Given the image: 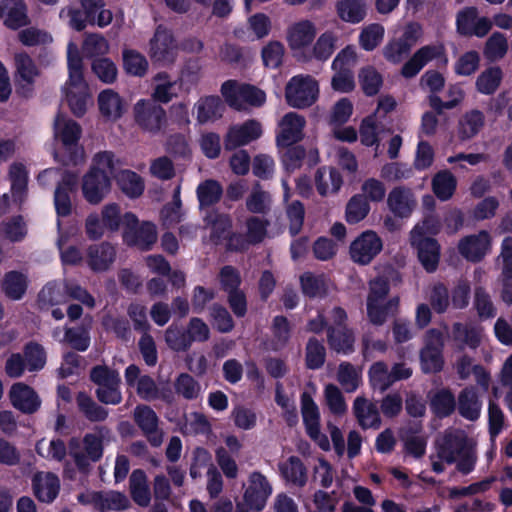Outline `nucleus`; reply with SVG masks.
<instances>
[{"label": "nucleus", "mask_w": 512, "mask_h": 512, "mask_svg": "<svg viewBox=\"0 0 512 512\" xmlns=\"http://www.w3.org/2000/svg\"><path fill=\"white\" fill-rule=\"evenodd\" d=\"M385 28L381 24L372 23L362 28L359 34V45L365 51H373L382 42Z\"/></svg>", "instance_id": "3c124183"}, {"label": "nucleus", "mask_w": 512, "mask_h": 512, "mask_svg": "<svg viewBox=\"0 0 512 512\" xmlns=\"http://www.w3.org/2000/svg\"><path fill=\"white\" fill-rule=\"evenodd\" d=\"M97 102L100 114L108 121L119 120L127 111L124 99L112 89L101 91Z\"/></svg>", "instance_id": "c85d7f7f"}, {"label": "nucleus", "mask_w": 512, "mask_h": 512, "mask_svg": "<svg viewBox=\"0 0 512 512\" xmlns=\"http://www.w3.org/2000/svg\"><path fill=\"white\" fill-rule=\"evenodd\" d=\"M480 394L474 387L464 389L458 397L459 413L468 420H476L480 416L482 403Z\"/></svg>", "instance_id": "c9c22d12"}, {"label": "nucleus", "mask_w": 512, "mask_h": 512, "mask_svg": "<svg viewBox=\"0 0 512 512\" xmlns=\"http://www.w3.org/2000/svg\"><path fill=\"white\" fill-rule=\"evenodd\" d=\"M177 51L171 32L159 27L150 41L151 58L156 62L169 63L175 59Z\"/></svg>", "instance_id": "4be33fe9"}, {"label": "nucleus", "mask_w": 512, "mask_h": 512, "mask_svg": "<svg viewBox=\"0 0 512 512\" xmlns=\"http://www.w3.org/2000/svg\"><path fill=\"white\" fill-rule=\"evenodd\" d=\"M456 186L455 176L447 170L438 172L432 179L433 192L441 201L449 200L453 196Z\"/></svg>", "instance_id": "a18cd8bd"}, {"label": "nucleus", "mask_w": 512, "mask_h": 512, "mask_svg": "<svg viewBox=\"0 0 512 512\" xmlns=\"http://www.w3.org/2000/svg\"><path fill=\"white\" fill-rule=\"evenodd\" d=\"M484 114L479 110L466 112L459 120L458 136L462 140H468L476 136L483 128Z\"/></svg>", "instance_id": "ea45409f"}, {"label": "nucleus", "mask_w": 512, "mask_h": 512, "mask_svg": "<svg viewBox=\"0 0 512 512\" xmlns=\"http://www.w3.org/2000/svg\"><path fill=\"white\" fill-rule=\"evenodd\" d=\"M353 413L363 429H378L381 418L375 403L365 397H357L353 403Z\"/></svg>", "instance_id": "2f4dec72"}, {"label": "nucleus", "mask_w": 512, "mask_h": 512, "mask_svg": "<svg viewBox=\"0 0 512 512\" xmlns=\"http://www.w3.org/2000/svg\"><path fill=\"white\" fill-rule=\"evenodd\" d=\"M17 75L25 82L32 83L39 72L33 60L26 53H17L14 56Z\"/></svg>", "instance_id": "e2e57ef3"}, {"label": "nucleus", "mask_w": 512, "mask_h": 512, "mask_svg": "<svg viewBox=\"0 0 512 512\" xmlns=\"http://www.w3.org/2000/svg\"><path fill=\"white\" fill-rule=\"evenodd\" d=\"M491 242L490 234L480 231L463 237L458 243V250L465 259L478 262L490 252Z\"/></svg>", "instance_id": "aec40b11"}, {"label": "nucleus", "mask_w": 512, "mask_h": 512, "mask_svg": "<svg viewBox=\"0 0 512 512\" xmlns=\"http://www.w3.org/2000/svg\"><path fill=\"white\" fill-rule=\"evenodd\" d=\"M434 59H441L444 65L448 63L443 44H431L419 48L403 65L401 75L405 78H412L416 76L427 63Z\"/></svg>", "instance_id": "dca6fc26"}, {"label": "nucleus", "mask_w": 512, "mask_h": 512, "mask_svg": "<svg viewBox=\"0 0 512 512\" xmlns=\"http://www.w3.org/2000/svg\"><path fill=\"white\" fill-rule=\"evenodd\" d=\"M411 48L399 37L391 38L384 46L382 53L384 58L393 64H399L410 53Z\"/></svg>", "instance_id": "680f3d73"}, {"label": "nucleus", "mask_w": 512, "mask_h": 512, "mask_svg": "<svg viewBox=\"0 0 512 512\" xmlns=\"http://www.w3.org/2000/svg\"><path fill=\"white\" fill-rule=\"evenodd\" d=\"M366 10V3L363 0H338L336 2L337 15L346 23H360L366 16Z\"/></svg>", "instance_id": "f704fd0d"}, {"label": "nucleus", "mask_w": 512, "mask_h": 512, "mask_svg": "<svg viewBox=\"0 0 512 512\" xmlns=\"http://www.w3.org/2000/svg\"><path fill=\"white\" fill-rule=\"evenodd\" d=\"M306 119L304 116L289 112L278 122L276 143L278 147H290L304 138Z\"/></svg>", "instance_id": "ddd939ff"}, {"label": "nucleus", "mask_w": 512, "mask_h": 512, "mask_svg": "<svg viewBox=\"0 0 512 512\" xmlns=\"http://www.w3.org/2000/svg\"><path fill=\"white\" fill-rule=\"evenodd\" d=\"M389 291L388 283L379 277L369 284L367 296V314L374 324H382L387 317L397 310L399 299L397 297L387 299Z\"/></svg>", "instance_id": "39448f33"}, {"label": "nucleus", "mask_w": 512, "mask_h": 512, "mask_svg": "<svg viewBox=\"0 0 512 512\" xmlns=\"http://www.w3.org/2000/svg\"><path fill=\"white\" fill-rule=\"evenodd\" d=\"M12 406L24 414H33L41 406L38 393L23 382L14 383L8 393Z\"/></svg>", "instance_id": "412c9836"}, {"label": "nucleus", "mask_w": 512, "mask_h": 512, "mask_svg": "<svg viewBox=\"0 0 512 512\" xmlns=\"http://www.w3.org/2000/svg\"><path fill=\"white\" fill-rule=\"evenodd\" d=\"M131 495L140 506H147L150 502V491L143 471L135 470L130 477Z\"/></svg>", "instance_id": "8fccbe9b"}, {"label": "nucleus", "mask_w": 512, "mask_h": 512, "mask_svg": "<svg viewBox=\"0 0 512 512\" xmlns=\"http://www.w3.org/2000/svg\"><path fill=\"white\" fill-rule=\"evenodd\" d=\"M439 458L447 463H456L458 470L469 473L476 463L474 442L464 431L453 430L447 432L439 441Z\"/></svg>", "instance_id": "f03ea898"}, {"label": "nucleus", "mask_w": 512, "mask_h": 512, "mask_svg": "<svg viewBox=\"0 0 512 512\" xmlns=\"http://www.w3.org/2000/svg\"><path fill=\"white\" fill-rule=\"evenodd\" d=\"M271 494L272 487L266 477L259 472L251 473L243 495L245 504L251 510L261 511Z\"/></svg>", "instance_id": "f3484780"}, {"label": "nucleus", "mask_w": 512, "mask_h": 512, "mask_svg": "<svg viewBox=\"0 0 512 512\" xmlns=\"http://www.w3.org/2000/svg\"><path fill=\"white\" fill-rule=\"evenodd\" d=\"M342 185V178L334 168H320L316 174V186L321 195L335 193Z\"/></svg>", "instance_id": "c03bdc74"}, {"label": "nucleus", "mask_w": 512, "mask_h": 512, "mask_svg": "<svg viewBox=\"0 0 512 512\" xmlns=\"http://www.w3.org/2000/svg\"><path fill=\"white\" fill-rule=\"evenodd\" d=\"M117 182L121 190L131 198L140 196L144 191L142 178L133 171L123 170L117 176Z\"/></svg>", "instance_id": "603ef678"}, {"label": "nucleus", "mask_w": 512, "mask_h": 512, "mask_svg": "<svg viewBox=\"0 0 512 512\" xmlns=\"http://www.w3.org/2000/svg\"><path fill=\"white\" fill-rule=\"evenodd\" d=\"M115 250L109 244L91 246L88 250L87 263L94 271H104L113 262Z\"/></svg>", "instance_id": "e433bc0d"}, {"label": "nucleus", "mask_w": 512, "mask_h": 512, "mask_svg": "<svg viewBox=\"0 0 512 512\" xmlns=\"http://www.w3.org/2000/svg\"><path fill=\"white\" fill-rule=\"evenodd\" d=\"M301 412L308 435L325 451L330 449L326 435L320 432V414L311 394L305 391L301 396Z\"/></svg>", "instance_id": "2eb2a0df"}, {"label": "nucleus", "mask_w": 512, "mask_h": 512, "mask_svg": "<svg viewBox=\"0 0 512 512\" xmlns=\"http://www.w3.org/2000/svg\"><path fill=\"white\" fill-rule=\"evenodd\" d=\"M383 248L382 239L372 230L361 233L350 245L351 259L360 265L369 264Z\"/></svg>", "instance_id": "4468645a"}, {"label": "nucleus", "mask_w": 512, "mask_h": 512, "mask_svg": "<svg viewBox=\"0 0 512 512\" xmlns=\"http://www.w3.org/2000/svg\"><path fill=\"white\" fill-rule=\"evenodd\" d=\"M77 175L66 173L62 176L54 194V205L59 217L68 216L72 210L70 193L76 187Z\"/></svg>", "instance_id": "7c9ffc66"}, {"label": "nucleus", "mask_w": 512, "mask_h": 512, "mask_svg": "<svg viewBox=\"0 0 512 512\" xmlns=\"http://www.w3.org/2000/svg\"><path fill=\"white\" fill-rule=\"evenodd\" d=\"M81 5L85 11L87 21L91 25L104 28L111 24L113 13L105 8L103 0H81Z\"/></svg>", "instance_id": "72a5a7b5"}, {"label": "nucleus", "mask_w": 512, "mask_h": 512, "mask_svg": "<svg viewBox=\"0 0 512 512\" xmlns=\"http://www.w3.org/2000/svg\"><path fill=\"white\" fill-rule=\"evenodd\" d=\"M319 93V83L310 75L293 76L285 87V98L288 105L297 109L312 106L318 100Z\"/></svg>", "instance_id": "423d86ee"}, {"label": "nucleus", "mask_w": 512, "mask_h": 512, "mask_svg": "<svg viewBox=\"0 0 512 512\" xmlns=\"http://www.w3.org/2000/svg\"><path fill=\"white\" fill-rule=\"evenodd\" d=\"M110 44L108 40L101 34L90 33L84 38L82 44V52L88 58H95L108 54Z\"/></svg>", "instance_id": "864d4df0"}, {"label": "nucleus", "mask_w": 512, "mask_h": 512, "mask_svg": "<svg viewBox=\"0 0 512 512\" xmlns=\"http://www.w3.org/2000/svg\"><path fill=\"white\" fill-rule=\"evenodd\" d=\"M78 500L83 504H91L94 508L101 511L122 510L129 505L128 498L119 492H108L105 494L98 492H87L81 494Z\"/></svg>", "instance_id": "393cba45"}, {"label": "nucleus", "mask_w": 512, "mask_h": 512, "mask_svg": "<svg viewBox=\"0 0 512 512\" xmlns=\"http://www.w3.org/2000/svg\"><path fill=\"white\" fill-rule=\"evenodd\" d=\"M125 225L124 241L141 250H148L157 239L155 225L149 222L138 226V220L132 213H126L123 217Z\"/></svg>", "instance_id": "f8f14e48"}, {"label": "nucleus", "mask_w": 512, "mask_h": 512, "mask_svg": "<svg viewBox=\"0 0 512 512\" xmlns=\"http://www.w3.org/2000/svg\"><path fill=\"white\" fill-rule=\"evenodd\" d=\"M387 205L395 216L407 218L416 208L417 200L411 189L397 186L389 192Z\"/></svg>", "instance_id": "a878e982"}, {"label": "nucleus", "mask_w": 512, "mask_h": 512, "mask_svg": "<svg viewBox=\"0 0 512 512\" xmlns=\"http://www.w3.org/2000/svg\"><path fill=\"white\" fill-rule=\"evenodd\" d=\"M267 223L258 217H250L246 222L244 235H234L229 238L228 247L234 250H244L251 244L261 242L266 236Z\"/></svg>", "instance_id": "b1692460"}, {"label": "nucleus", "mask_w": 512, "mask_h": 512, "mask_svg": "<svg viewBox=\"0 0 512 512\" xmlns=\"http://www.w3.org/2000/svg\"><path fill=\"white\" fill-rule=\"evenodd\" d=\"M197 119L200 123H206L219 118L224 110L221 100L216 96L201 98L195 105Z\"/></svg>", "instance_id": "37998d69"}, {"label": "nucleus", "mask_w": 512, "mask_h": 512, "mask_svg": "<svg viewBox=\"0 0 512 512\" xmlns=\"http://www.w3.org/2000/svg\"><path fill=\"white\" fill-rule=\"evenodd\" d=\"M91 68L96 77L103 83L112 84L117 79V67L109 58L95 59Z\"/></svg>", "instance_id": "69168bd1"}, {"label": "nucleus", "mask_w": 512, "mask_h": 512, "mask_svg": "<svg viewBox=\"0 0 512 512\" xmlns=\"http://www.w3.org/2000/svg\"><path fill=\"white\" fill-rule=\"evenodd\" d=\"M81 188L84 198L90 204H98L109 193L111 180L107 176L88 171L83 176Z\"/></svg>", "instance_id": "cd10ccee"}, {"label": "nucleus", "mask_w": 512, "mask_h": 512, "mask_svg": "<svg viewBox=\"0 0 512 512\" xmlns=\"http://www.w3.org/2000/svg\"><path fill=\"white\" fill-rule=\"evenodd\" d=\"M69 78L63 87L65 101L71 112L81 117L91 102L89 86L83 77V64L78 47L70 42L67 48Z\"/></svg>", "instance_id": "f257e3e1"}, {"label": "nucleus", "mask_w": 512, "mask_h": 512, "mask_svg": "<svg viewBox=\"0 0 512 512\" xmlns=\"http://www.w3.org/2000/svg\"><path fill=\"white\" fill-rule=\"evenodd\" d=\"M360 143L366 147H378L380 144V128L376 113H371L359 123L357 130Z\"/></svg>", "instance_id": "4c0bfd02"}, {"label": "nucleus", "mask_w": 512, "mask_h": 512, "mask_svg": "<svg viewBox=\"0 0 512 512\" xmlns=\"http://www.w3.org/2000/svg\"><path fill=\"white\" fill-rule=\"evenodd\" d=\"M442 344L441 333L435 330L429 331L426 346L421 353L422 368L425 372H437L442 368L443 360L440 353Z\"/></svg>", "instance_id": "c756f323"}, {"label": "nucleus", "mask_w": 512, "mask_h": 512, "mask_svg": "<svg viewBox=\"0 0 512 512\" xmlns=\"http://www.w3.org/2000/svg\"><path fill=\"white\" fill-rule=\"evenodd\" d=\"M132 111L136 125L144 133L155 135L166 124V111L151 99H139Z\"/></svg>", "instance_id": "6e6552de"}, {"label": "nucleus", "mask_w": 512, "mask_h": 512, "mask_svg": "<svg viewBox=\"0 0 512 512\" xmlns=\"http://www.w3.org/2000/svg\"><path fill=\"white\" fill-rule=\"evenodd\" d=\"M91 379L98 385L97 397L105 404H118L122 400L119 391V374L105 366H97L91 371Z\"/></svg>", "instance_id": "9b49d317"}, {"label": "nucleus", "mask_w": 512, "mask_h": 512, "mask_svg": "<svg viewBox=\"0 0 512 512\" xmlns=\"http://www.w3.org/2000/svg\"><path fill=\"white\" fill-rule=\"evenodd\" d=\"M480 55L477 51H467L461 54L454 63V72L459 76H470L480 66Z\"/></svg>", "instance_id": "052dcab7"}, {"label": "nucleus", "mask_w": 512, "mask_h": 512, "mask_svg": "<svg viewBox=\"0 0 512 512\" xmlns=\"http://www.w3.org/2000/svg\"><path fill=\"white\" fill-rule=\"evenodd\" d=\"M117 165L118 160L112 152L102 151L94 155L89 171L101 176H107L111 180Z\"/></svg>", "instance_id": "6e6d98bb"}, {"label": "nucleus", "mask_w": 512, "mask_h": 512, "mask_svg": "<svg viewBox=\"0 0 512 512\" xmlns=\"http://www.w3.org/2000/svg\"><path fill=\"white\" fill-rule=\"evenodd\" d=\"M358 80L362 91L367 96L376 95L382 87V75L373 66H365L359 70Z\"/></svg>", "instance_id": "09e8293b"}, {"label": "nucleus", "mask_w": 512, "mask_h": 512, "mask_svg": "<svg viewBox=\"0 0 512 512\" xmlns=\"http://www.w3.org/2000/svg\"><path fill=\"white\" fill-rule=\"evenodd\" d=\"M328 341L332 349L346 354L352 351L354 337L348 329L329 328Z\"/></svg>", "instance_id": "0e129e2a"}, {"label": "nucleus", "mask_w": 512, "mask_h": 512, "mask_svg": "<svg viewBox=\"0 0 512 512\" xmlns=\"http://www.w3.org/2000/svg\"><path fill=\"white\" fill-rule=\"evenodd\" d=\"M502 70L499 67H489L482 71L475 82L476 89L484 95H491L497 91L502 82Z\"/></svg>", "instance_id": "49530a36"}, {"label": "nucleus", "mask_w": 512, "mask_h": 512, "mask_svg": "<svg viewBox=\"0 0 512 512\" xmlns=\"http://www.w3.org/2000/svg\"><path fill=\"white\" fill-rule=\"evenodd\" d=\"M354 113V104L350 98L342 97L333 103L327 114V124L334 139L355 143L358 139L357 129L346 125Z\"/></svg>", "instance_id": "7ed1b4c3"}, {"label": "nucleus", "mask_w": 512, "mask_h": 512, "mask_svg": "<svg viewBox=\"0 0 512 512\" xmlns=\"http://www.w3.org/2000/svg\"><path fill=\"white\" fill-rule=\"evenodd\" d=\"M33 488L36 497L40 501L52 502L59 492V479L52 473H37L33 479Z\"/></svg>", "instance_id": "473e14b6"}, {"label": "nucleus", "mask_w": 512, "mask_h": 512, "mask_svg": "<svg viewBox=\"0 0 512 512\" xmlns=\"http://www.w3.org/2000/svg\"><path fill=\"white\" fill-rule=\"evenodd\" d=\"M221 93L226 103L236 110H244L248 106L259 107L266 101L262 90L234 80L224 82Z\"/></svg>", "instance_id": "0eeeda50"}, {"label": "nucleus", "mask_w": 512, "mask_h": 512, "mask_svg": "<svg viewBox=\"0 0 512 512\" xmlns=\"http://www.w3.org/2000/svg\"><path fill=\"white\" fill-rule=\"evenodd\" d=\"M123 67L126 73L141 77L148 70V61L141 53L132 49H124Z\"/></svg>", "instance_id": "4d7b16f0"}, {"label": "nucleus", "mask_w": 512, "mask_h": 512, "mask_svg": "<svg viewBox=\"0 0 512 512\" xmlns=\"http://www.w3.org/2000/svg\"><path fill=\"white\" fill-rule=\"evenodd\" d=\"M81 133V127L77 122L63 114L56 116L54 137L62 144L64 151L61 157L75 164L84 160V149L79 145Z\"/></svg>", "instance_id": "20e7f679"}, {"label": "nucleus", "mask_w": 512, "mask_h": 512, "mask_svg": "<svg viewBox=\"0 0 512 512\" xmlns=\"http://www.w3.org/2000/svg\"><path fill=\"white\" fill-rule=\"evenodd\" d=\"M27 287V276L18 271L6 273L2 281V289L5 295L12 300H20L24 296Z\"/></svg>", "instance_id": "79ce46f5"}, {"label": "nucleus", "mask_w": 512, "mask_h": 512, "mask_svg": "<svg viewBox=\"0 0 512 512\" xmlns=\"http://www.w3.org/2000/svg\"><path fill=\"white\" fill-rule=\"evenodd\" d=\"M337 43V36L332 31L322 33L310 48V56L318 60H327L334 52Z\"/></svg>", "instance_id": "5fc2aeb1"}, {"label": "nucleus", "mask_w": 512, "mask_h": 512, "mask_svg": "<svg viewBox=\"0 0 512 512\" xmlns=\"http://www.w3.org/2000/svg\"><path fill=\"white\" fill-rule=\"evenodd\" d=\"M317 35L316 25L307 19L293 22L286 30V42L296 57L307 58Z\"/></svg>", "instance_id": "9d476101"}, {"label": "nucleus", "mask_w": 512, "mask_h": 512, "mask_svg": "<svg viewBox=\"0 0 512 512\" xmlns=\"http://www.w3.org/2000/svg\"><path fill=\"white\" fill-rule=\"evenodd\" d=\"M70 452L76 464L84 468L89 461H97L102 456V438L97 433L87 434L82 443L72 440Z\"/></svg>", "instance_id": "a211bd4d"}, {"label": "nucleus", "mask_w": 512, "mask_h": 512, "mask_svg": "<svg viewBox=\"0 0 512 512\" xmlns=\"http://www.w3.org/2000/svg\"><path fill=\"white\" fill-rule=\"evenodd\" d=\"M222 195V187L219 182L209 179L199 184L197 187V197L200 206H210L216 203Z\"/></svg>", "instance_id": "bf43d9fd"}, {"label": "nucleus", "mask_w": 512, "mask_h": 512, "mask_svg": "<svg viewBox=\"0 0 512 512\" xmlns=\"http://www.w3.org/2000/svg\"><path fill=\"white\" fill-rule=\"evenodd\" d=\"M153 83L152 101L168 103L177 96V84L166 73H158Z\"/></svg>", "instance_id": "a19ab883"}, {"label": "nucleus", "mask_w": 512, "mask_h": 512, "mask_svg": "<svg viewBox=\"0 0 512 512\" xmlns=\"http://www.w3.org/2000/svg\"><path fill=\"white\" fill-rule=\"evenodd\" d=\"M69 298L79 300L88 307H93L95 304L94 298L75 284L49 283L39 294V301L43 305L63 304Z\"/></svg>", "instance_id": "1a4fd4ad"}, {"label": "nucleus", "mask_w": 512, "mask_h": 512, "mask_svg": "<svg viewBox=\"0 0 512 512\" xmlns=\"http://www.w3.org/2000/svg\"><path fill=\"white\" fill-rule=\"evenodd\" d=\"M60 330L53 331V337L60 342H66L79 351H85L90 344L88 331L84 329H66L63 337H60Z\"/></svg>", "instance_id": "13d9d810"}, {"label": "nucleus", "mask_w": 512, "mask_h": 512, "mask_svg": "<svg viewBox=\"0 0 512 512\" xmlns=\"http://www.w3.org/2000/svg\"><path fill=\"white\" fill-rule=\"evenodd\" d=\"M508 50V42L500 33L492 34L486 42L484 55L490 61H496L505 56Z\"/></svg>", "instance_id": "338daca9"}, {"label": "nucleus", "mask_w": 512, "mask_h": 512, "mask_svg": "<svg viewBox=\"0 0 512 512\" xmlns=\"http://www.w3.org/2000/svg\"><path fill=\"white\" fill-rule=\"evenodd\" d=\"M418 230H411L410 243L416 249L418 259L427 272L437 269L440 259V246L433 238H417Z\"/></svg>", "instance_id": "6ab92c4d"}, {"label": "nucleus", "mask_w": 512, "mask_h": 512, "mask_svg": "<svg viewBox=\"0 0 512 512\" xmlns=\"http://www.w3.org/2000/svg\"><path fill=\"white\" fill-rule=\"evenodd\" d=\"M262 134L261 124L256 120H249L243 124L230 127L225 136V148L228 150L249 144Z\"/></svg>", "instance_id": "5701e85b"}, {"label": "nucleus", "mask_w": 512, "mask_h": 512, "mask_svg": "<svg viewBox=\"0 0 512 512\" xmlns=\"http://www.w3.org/2000/svg\"><path fill=\"white\" fill-rule=\"evenodd\" d=\"M9 179L14 201L21 204L25 199L27 191L28 172L26 167L18 162L11 164L9 168Z\"/></svg>", "instance_id": "58836bf2"}, {"label": "nucleus", "mask_w": 512, "mask_h": 512, "mask_svg": "<svg viewBox=\"0 0 512 512\" xmlns=\"http://www.w3.org/2000/svg\"><path fill=\"white\" fill-rule=\"evenodd\" d=\"M0 22L7 28L16 30L29 23L27 7L22 0H2Z\"/></svg>", "instance_id": "bb28decb"}, {"label": "nucleus", "mask_w": 512, "mask_h": 512, "mask_svg": "<svg viewBox=\"0 0 512 512\" xmlns=\"http://www.w3.org/2000/svg\"><path fill=\"white\" fill-rule=\"evenodd\" d=\"M279 469L286 481L298 486H303L306 483V469L299 458L291 456L280 464Z\"/></svg>", "instance_id": "de8ad7c7"}, {"label": "nucleus", "mask_w": 512, "mask_h": 512, "mask_svg": "<svg viewBox=\"0 0 512 512\" xmlns=\"http://www.w3.org/2000/svg\"><path fill=\"white\" fill-rule=\"evenodd\" d=\"M24 356L28 371H39L43 369L46 364L45 350L37 343H30L26 345Z\"/></svg>", "instance_id": "774afa93"}]
</instances>
